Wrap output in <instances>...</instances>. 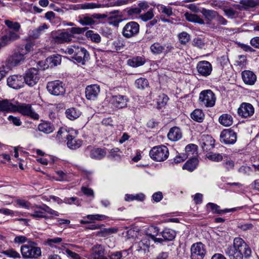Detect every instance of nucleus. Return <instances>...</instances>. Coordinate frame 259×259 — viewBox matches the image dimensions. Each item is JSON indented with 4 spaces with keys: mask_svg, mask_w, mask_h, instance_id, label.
Listing matches in <instances>:
<instances>
[{
    "mask_svg": "<svg viewBox=\"0 0 259 259\" xmlns=\"http://www.w3.org/2000/svg\"><path fill=\"white\" fill-rule=\"evenodd\" d=\"M225 252L230 259H243V257L250 256L252 251L242 238L236 237L234 239L233 246H228Z\"/></svg>",
    "mask_w": 259,
    "mask_h": 259,
    "instance_id": "nucleus-1",
    "label": "nucleus"
},
{
    "mask_svg": "<svg viewBox=\"0 0 259 259\" xmlns=\"http://www.w3.org/2000/svg\"><path fill=\"white\" fill-rule=\"evenodd\" d=\"M65 54L72 55V58L83 65L90 59V54L83 47L79 45H71L65 50L61 49Z\"/></svg>",
    "mask_w": 259,
    "mask_h": 259,
    "instance_id": "nucleus-2",
    "label": "nucleus"
},
{
    "mask_svg": "<svg viewBox=\"0 0 259 259\" xmlns=\"http://www.w3.org/2000/svg\"><path fill=\"white\" fill-rule=\"evenodd\" d=\"M21 252L24 258H37L41 254L40 248L36 246L34 242L22 245Z\"/></svg>",
    "mask_w": 259,
    "mask_h": 259,
    "instance_id": "nucleus-3",
    "label": "nucleus"
},
{
    "mask_svg": "<svg viewBox=\"0 0 259 259\" xmlns=\"http://www.w3.org/2000/svg\"><path fill=\"white\" fill-rule=\"evenodd\" d=\"M151 159L155 161H163L169 156L168 148L164 145H160L153 147L149 152Z\"/></svg>",
    "mask_w": 259,
    "mask_h": 259,
    "instance_id": "nucleus-4",
    "label": "nucleus"
},
{
    "mask_svg": "<svg viewBox=\"0 0 259 259\" xmlns=\"http://www.w3.org/2000/svg\"><path fill=\"white\" fill-rule=\"evenodd\" d=\"M199 101L201 106L212 107L215 105L216 97L210 90H204L199 94Z\"/></svg>",
    "mask_w": 259,
    "mask_h": 259,
    "instance_id": "nucleus-5",
    "label": "nucleus"
},
{
    "mask_svg": "<svg viewBox=\"0 0 259 259\" xmlns=\"http://www.w3.org/2000/svg\"><path fill=\"white\" fill-rule=\"evenodd\" d=\"M140 26L135 21H131L127 23L122 28V34L127 38H130L136 36L139 32Z\"/></svg>",
    "mask_w": 259,
    "mask_h": 259,
    "instance_id": "nucleus-6",
    "label": "nucleus"
},
{
    "mask_svg": "<svg viewBox=\"0 0 259 259\" xmlns=\"http://www.w3.org/2000/svg\"><path fill=\"white\" fill-rule=\"evenodd\" d=\"M47 88L48 92L54 96L62 95L65 92L64 84L59 80L49 82Z\"/></svg>",
    "mask_w": 259,
    "mask_h": 259,
    "instance_id": "nucleus-7",
    "label": "nucleus"
},
{
    "mask_svg": "<svg viewBox=\"0 0 259 259\" xmlns=\"http://www.w3.org/2000/svg\"><path fill=\"white\" fill-rule=\"evenodd\" d=\"M25 83L29 87H33L38 81L40 76L37 69L32 68L28 69L23 76Z\"/></svg>",
    "mask_w": 259,
    "mask_h": 259,
    "instance_id": "nucleus-8",
    "label": "nucleus"
},
{
    "mask_svg": "<svg viewBox=\"0 0 259 259\" xmlns=\"http://www.w3.org/2000/svg\"><path fill=\"white\" fill-rule=\"evenodd\" d=\"M16 112L34 120H38L39 117V115L34 111L30 104H17Z\"/></svg>",
    "mask_w": 259,
    "mask_h": 259,
    "instance_id": "nucleus-9",
    "label": "nucleus"
},
{
    "mask_svg": "<svg viewBox=\"0 0 259 259\" xmlns=\"http://www.w3.org/2000/svg\"><path fill=\"white\" fill-rule=\"evenodd\" d=\"M206 253L205 245L201 242L193 244L191 247V259H203Z\"/></svg>",
    "mask_w": 259,
    "mask_h": 259,
    "instance_id": "nucleus-10",
    "label": "nucleus"
},
{
    "mask_svg": "<svg viewBox=\"0 0 259 259\" xmlns=\"http://www.w3.org/2000/svg\"><path fill=\"white\" fill-rule=\"evenodd\" d=\"M24 59V52H21L20 49L18 48L17 51L7 59V65L9 67H15L22 63Z\"/></svg>",
    "mask_w": 259,
    "mask_h": 259,
    "instance_id": "nucleus-11",
    "label": "nucleus"
},
{
    "mask_svg": "<svg viewBox=\"0 0 259 259\" xmlns=\"http://www.w3.org/2000/svg\"><path fill=\"white\" fill-rule=\"evenodd\" d=\"M237 140V134L231 128L223 130L220 135V141L225 144H233Z\"/></svg>",
    "mask_w": 259,
    "mask_h": 259,
    "instance_id": "nucleus-12",
    "label": "nucleus"
},
{
    "mask_svg": "<svg viewBox=\"0 0 259 259\" xmlns=\"http://www.w3.org/2000/svg\"><path fill=\"white\" fill-rule=\"evenodd\" d=\"M24 79L23 76L21 75H12L7 78V84L10 87L18 90L24 87L25 84Z\"/></svg>",
    "mask_w": 259,
    "mask_h": 259,
    "instance_id": "nucleus-13",
    "label": "nucleus"
},
{
    "mask_svg": "<svg viewBox=\"0 0 259 259\" xmlns=\"http://www.w3.org/2000/svg\"><path fill=\"white\" fill-rule=\"evenodd\" d=\"M198 72L203 76H209L212 71L211 64L208 61H201L199 62L196 66Z\"/></svg>",
    "mask_w": 259,
    "mask_h": 259,
    "instance_id": "nucleus-14",
    "label": "nucleus"
},
{
    "mask_svg": "<svg viewBox=\"0 0 259 259\" xmlns=\"http://www.w3.org/2000/svg\"><path fill=\"white\" fill-rule=\"evenodd\" d=\"M254 112L253 106L248 103H242L238 109V114L242 117L247 118L251 116Z\"/></svg>",
    "mask_w": 259,
    "mask_h": 259,
    "instance_id": "nucleus-15",
    "label": "nucleus"
},
{
    "mask_svg": "<svg viewBox=\"0 0 259 259\" xmlns=\"http://www.w3.org/2000/svg\"><path fill=\"white\" fill-rule=\"evenodd\" d=\"M128 99L124 96L117 95L112 96L110 98V103L115 107L122 108L126 107Z\"/></svg>",
    "mask_w": 259,
    "mask_h": 259,
    "instance_id": "nucleus-16",
    "label": "nucleus"
},
{
    "mask_svg": "<svg viewBox=\"0 0 259 259\" xmlns=\"http://www.w3.org/2000/svg\"><path fill=\"white\" fill-rule=\"evenodd\" d=\"M100 92V88L99 85L92 84L87 87L85 89V97L88 100H96Z\"/></svg>",
    "mask_w": 259,
    "mask_h": 259,
    "instance_id": "nucleus-17",
    "label": "nucleus"
},
{
    "mask_svg": "<svg viewBox=\"0 0 259 259\" xmlns=\"http://www.w3.org/2000/svg\"><path fill=\"white\" fill-rule=\"evenodd\" d=\"M199 141L200 146L204 151H208L214 147V140L210 136L203 135Z\"/></svg>",
    "mask_w": 259,
    "mask_h": 259,
    "instance_id": "nucleus-18",
    "label": "nucleus"
},
{
    "mask_svg": "<svg viewBox=\"0 0 259 259\" xmlns=\"http://www.w3.org/2000/svg\"><path fill=\"white\" fill-rule=\"evenodd\" d=\"M241 77L243 82L248 85H254L257 80L256 74L249 70H244L241 72Z\"/></svg>",
    "mask_w": 259,
    "mask_h": 259,
    "instance_id": "nucleus-19",
    "label": "nucleus"
},
{
    "mask_svg": "<svg viewBox=\"0 0 259 259\" xmlns=\"http://www.w3.org/2000/svg\"><path fill=\"white\" fill-rule=\"evenodd\" d=\"M159 232V229L157 227L150 226L146 231L145 237L154 242H161L162 238L156 237L158 235Z\"/></svg>",
    "mask_w": 259,
    "mask_h": 259,
    "instance_id": "nucleus-20",
    "label": "nucleus"
},
{
    "mask_svg": "<svg viewBox=\"0 0 259 259\" xmlns=\"http://www.w3.org/2000/svg\"><path fill=\"white\" fill-rule=\"evenodd\" d=\"M72 34L68 32L63 31L53 36V39L55 43L61 44L70 42L72 40Z\"/></svg>",
    "mask_w": 259,
    "mask_h": 259,
    "instance_id": "nucleus-21",
    "label": "nucleus"
},
{
    "mask_svg": "<svg viewBox=\"0 0 259 259\" xmlns=\"http://www.w3.org/2000/svg\"><path fill=\"white\" fill-rule=\"evenodd\" d=\"M259 6V0H241L236 8L240 11L248 10L249 9Z\"/></svg>",
    "mask_w": 259,
    "mask_h": 259,
    "instance_id": "nucleus-22",
    "label": "nucleus"
},
{
    "mask_svg": "<svg viewBox=\"0 0 259 259\" xmlns=\"http://www.w3.org/2000/svg\"><path fill=\"white\" fill-rule=\"evenodd\" d=\"M208 208H210L213 213H217L219 214L225 213L229 212H233L235 211L241 210L243 206L234 207L231 209H225L223 210L220 209V206L216 204L213 203H208L207 205Z\"/></svg>",
    "mask_w": 259,
    "mask_h": 259,
    "instance_id": "nucleus-23",
    "label": "nucleus"
},
{
    "mask_svg": "<svg viewBox=\"0 0 259 259\" xmlns=\"http://www.w3.org/2000/svg\"><path fill=\"white\" fill-rule=\"evenodd\" d=\"M17 103H13L8 100L0 101V110L5 111L16 112Z\"/></svg>",
    "mask_w": 259,
    "mask_h": 259,
    "instance_id": "nucleus-24",
    "label": "nucleus"
},
{
    "mask_svg": "<svg viewBox=\"0 0 259 259\" xmlns=\"http://www.w3.org/2000/svg\"><path fill=\"white\" fill-rule=\"evenodd\" d=\"M66 138L67 140V146L71 149H76L80 147L82 144L81 140L76 139L70 134L66 135Z\"/></svg>",
    "mask_w": 259,
    "mask_h": 259,
    "instance_id": "nucleus-25",
    "label": "nucleus"
},
{
    "mask_svg": "<svg viewBox=\"0 0 259 259\" xmlns=\"http://www.w3.org/2000/svg\"><path fill=\"white\" fill-rule=\"evenodd\" d=\"M19 37V35L15 32L8 31L2 37V42L4 46L17 39Z\"/></svg>",
    "mask_w": 259,
    "mask_h": 259,
    "instance_id": "nucleus-26",
    "label": "nucleus"
},
{
    "mask_svg": "<svg viewBox=\"0 0 259 259\" xmlns=\"http://www.w3.org/2000/svg\"><path fill=\"white\" fill-rule=\"evenodd\" d=\"M48 25L46 23L42 24L37 28L30 32V36L33 39L38 38L48 29Z\"/></svg>",
    "mask_w": 259,
    "mask_h": 259,
    "instance_id": "nucleus-27",
    "label": "nucleus"
},
{
    "mask_svg": "<svg viewBox=\"0 0 259 259\" xmlns=\"http://www.w3.org/2000/svg\"><path fill=\"white\" fill-rule=\"evenodd\" d=\"M182 134L181 130L178 127L171 128L167 134V137L171 141H177L181 139Z\"/></svg>",
    "mask_w": 259,
    "mask_h": 259,
    "instance_id": "nucleus-28",
    "label": "nucleus"
},
{
    "mask_svg": "<svg viewBox=\"0 0 259 259\" xmlns=\"http://www.w3.org/2000/svg\"><path fill=\"white\" fill-rule=\"evenodd\" d=\"M79 246L75 245H71V248L66 249L64 253L66 254L71 259H81L80 256L75 251L78 252L77 249H80Z\"/></svg>",
    "mask_w": 259,
    "mask_h": 259,
    "instance_id": "nucleus-29",
    "label": "nucleus"
},
{
    "mask_svg": "<svg viewBox=\"0 0 259 259\" xmlns=\"http://www.w3.org/2000/svg\"><path fill=\"white\" fill-rule=\"evenodd\" d=\"M201 13L204 17L206 20L210 22L217 17L218 12L212 10H208L205 8H202L201 10Z\"/></svg>",
    "mask_w": 259,
    "mask_h": 259,
    "instance_id": "nucleus-30",
    "label": "nucleus"
},
{
    "mask_svg": "<svg viewBox=\"0 0 259 259\" xmlns=\"http://www.w3.org/2000/svg\"><path fill=\"white\" fill-rule=\"evenodd\" d=\"M184 16L186 19L189 22L197 23L199 24H204V20L196 14L186 12Z\"/></svg>",
    "mask_w": 259,
    "mask_h": 259,
    "instance_id": "nucleus-31",
    "label": "nucleus"
},
{
    "mask_svg": "<svg viewBox=\"0 0 259 259\" xmlns=\"http://www.w3.org/2000/svg\"><path fill=\"white\" fill-rule=\"evenodd\" d=\"M144 58L142 57H136L127 60V64L133 67H137L142 66L145 63Z\"/></svg>",
    "mask_w": 259,
    "mask_h": 259,
    "instance_id": "nucleus-32",
    "label": "nucleus"
},
{
    "mask_svg": "<svg viewBox=\"0 0 259 259\" xmlns=\"http://www.w3.org/2000/svg\"><path fill=\"white\" fill-rule=\"evenodd\" d=\"M38 130L45 134H50L54 130V127L53 124L48 122H44L40 123L38 126Z\"/></svg>",
    "mask_w": 259,
    "mask_h": 259,
    "instance_id": "nucleus-33",
    "label": "nucleus"
},
{
    "mask_svg": "<svg viewBox=\"0 0 259 259\" xmlns=\"http://www.w3.org/2000/svg\"><path fill=\"white\" fill-rule=\"evenodd\" d=\"M106 155L105 151L101 148L93 149L90 152V157L95 159L100 160L102 159Z\"/></svg>",
    "mask_w": 259,
    "mask_h": 259,
    "instance_id": "nucleus-34",
    "label": "nucleus"
},
{
    "mask_svg": "<svg viewBox=\"0 0 259 259\" xmlns=\"http://www.w3.org/2000/svg\"><path fill=\"white\" fill-rule=\"evenodd\" d=\"M198 160L196 158H193L188 160L183 166V169L188 170L189 171H193L198 165Z\"/></svg>",
    "mask_w": 259,
    "mask_h": 259,
    "instance_id": "nucleus-35",
    "label": "nucleus"
},
{
    "mask_svg": "<svg viewBox=\"0 0 259 259\" xmlns=\"http://www.w3.org/2000/svg\"><path fill=\"white\" fill-rule=\"evenodd\" d=\"M219 121L221 124L229 126L233 124V117L230 114H223L219 117Z\"/></svg>",
    "mask_w": 259,
    "mask_h": 259,
    "instance_id": "nucleus-36",
    "label": "nucleus"
},
{
    "mask_svg": "<svg viewBox=\"0 0 259 259\" xmlns=\"http://www.w3.org/2000/svg\"><path fill=\"white\" fill-rule=\"evenodd\" d=\"M66 117L70 120H73L80 115V112L75 108H71L66 111Z\"/></svg>",
    "mask_w": 259,
    "mask_h": 259,
    "instance_id": "nucleus-37",
    "label": "nucleus"
},
{
    "mask_svg": "<svg viewBox=\"0 0 259 259\" xmlns=\"http://www.w3.org/2000/svg\"><path fill=\"white\" fill-rule=\"evenodd\" d=\"M191 118L195 121L201 122L204 119V114L202 110L199 109H195L191 114Z\"/></svg>",
    "mask_w": 259,
    "mask_h": 259,
    "instance_id": "nucleus-38",
    "label": "nucleus"
},
{
    "mask_svg": "<svg viewBox=\"0 0 259 259\" xmlns=\"http://www.w3.org/2000/svg\"><path fill=\"white\" fill-rule=\"evenodd\" d=\"M161 236L164 240L170 241L175 238L176 233L172 230L166 228L161 232Z\"/></svg>",
    "mask_w": 259,
    "mask_h": 259,
    "instance_id": "nucleus-39",
    "label": "nucleus"
},
{
    "mask_svg": "<svg viewBox=\"0 0 259 259\" xmlns=\"http://www.w3.org/2000/svg\"><path fill=\"white\" fill-rule=\"evenodd\" d=\"M165 47L158 42H155L150 46L151 52L155 55L163 53Z\"/></svg>",
    "mask_w": 259,
    "mask_h": 259,
    "instance_id": "nucleus-40",
    "label": "nucleus"
},
{
    "mask_svg": "<svg viewBox=\"0 0 259 259\" xmlns=\"http://www.w3.org/2000/svg\"><path fill=\"white\" fill-rule=\"evenodd\" d=\"M47 61L51 67L56 66L60 64L61 57L59 55H53L48 57Z\"/></svg>",
    "mask_w": 259,
    "mask_h": 259,
    "instance_id": "nucleus-41",
    "label": "nucleus"
},
{
    "mask_svg": "<svg viewBox=\"0 0 259 259\" xmlns=\"http://www.w3.org/2000/svg\"><path fill=\"white\" fill-rule=\"evenodd\" d=\"M4 23L8 28L14 30L16 32H18L21 27L20 23L17 22H13L9 20H5Z\"/></svg>",
    "mask_w": 259,
    "mask_h": 259,
    "instance_id": "nucleus-42",
    "label": "nucleus"
},
{
    "mask_svg": "<svg viewBox=\"0 0 259 259\" xmlns=\"http://www.w3.org/2000/svg\"><path fill=\"white\" fill-rule=\"evenodd\" d=\"M149 85L148 80L144 78H140L135 81L136 87L140 90H144Z\"/></svg>",
    "mask_w": 259,
    "mask_h": 259,
    "instance_id": "nucleus-43",
    "label": "nucleus"
},
{
    "mask_svg": "<svg viewBox=\"0 0 259 259\" xmlns=\"http://www.w3.org/2000/svg\"><path fill=\"white\" fill-rule=\"evenodd\" d=\"M169 98L168 96L164 94H161L159 95L157 100V105L159 108L164 107L167 103Z\"/></svg>",
    "mask_w": 259,
    "mask_h": 259,
    "instance_id": "nucleus-44",
    "label": "nucleus"
},
{
    "mask_svg": "<svg viewBox=\"0 0 259 259\" xmlns=\"http://www.w3.org/2000/svg\"><path fill=\"white\" fill-rule=\"evenodd\" d=\"M62 238L60 237H55L48 238L46 241V244L51 247H57V245L61 243Z\"/></svg>",
    "mask_w": 259,
    "mask_h": 259,
    "instance_id": "nucleus-45",
    "label": "nucleus"
},
{
    "mask_svg": "<svg viewBox=\"0 0 259 259\" xmlns=\"http://www.w3.org/2000/svg\"><path fill=\"white\" fill-rule=\"evenodd\" d=\"M36 208L42 210V211L45 212V213L47 212L49 214L54 215L55 216L59 215V213L57 211L52 209L46 204H42L41 206H37Z\"/></svg>",
    "mask_w": 259,
    "mask_h": 259,
    "instance_id": "nucleus-46",
    "label": "nucleus"
},
{
    "mask_svg": "<svg viewBox=\"0 0 259 259\" xmlns=\"http://www.w3.org/2000/svg\"><path fill=\"white\" fill-rule=\"evenodd\" d=\"M86 36L90 37L91 39L96 43L101 41V36L98 33H95L92 30H88L86 32Z\"/></svg>",
    "mask_w": 259,
    "mask_h": 259,
    "instance_id": "nucleus-47",
    "label": "nucleus"
},
{
    "mask_svg": "<svg viewBox=\"0 0 259 259\" xmlns=\"http://www.w3.org/2000/svg\"><path fill=\"white\" fill-rule=\"evenodd\" d=\"M206 156L209 160L215 162H219L223 159V156L221 154L213 152L208 153Z\"/></svg>",
    "mask_w": 259,
    "mask_h": 259,
    "instance_id": "nucleus-48",
    "label": "nucleus"
},
{
    "mask_svg": "<svg viewBox=\"0 0 259 259\" xmlns=\"http://www.w3.org/2000/svg\"><path fill=\"white\" fill-rule=\"evenodd\" d=\"M179 39L181 44L185 45L190 39V35L186 32L183 31L178 35Z\"/></svg>",
    "mask_w": 259,
    "mask_h": 259,
    "instance_id": "nucleus-49",
    "label": "nucleus"
},
{
    "mask_svg": "<svg viewBox=\"0 0 259 259\" xmlns=\"http://www.w3.org/2000/svg\"><path fill=\"white\" fill-rule=\"evenodd\" d=\"M107 218V217L105 215L99 214H88L84 217V218H87V219L91 220V221H94L95 220L99 221H103V220L106 219Z\"/></svg>",
    "mask_w": 259,
    "mask_h": 259,
    "instance_id": "nucleus-50",
    "label": "nucleus"
},
{
    "mask_svg": "<svg viewBox=\"0 0 259 259\" xmlns=\"http://www.w3.org/2000/svg\"><path fill=\"white\" fill-rule=\"evenodd\" d=\"M79 22L82 25H92L95 24V21L92 17L85 16L80 18Z\"/></svg>",
    "mask_w": 259,
    "mask_h": 259,
    "instance_id": "nucleus-51",
    "label": "nucleus"
},
{
    "mask_svg": "<svg viewBox=\"0 0 259 259\" xmlns=\"http://www.w3.org/2000/svg\"><path fill=\"white\" fill-rule=\"evenodd\" d=\"M150 245V240L146 237L138 243L139 250H145L146 248H148Z\"/></svg>",
    "mask_w": 259,
    "mask_h": 259,
    "instance_id": "nucleus-52",
    "label": "nucleus"
},
{
    "mask_svg": "<svg viewBox=\"0 0 259 259\" xmlns=\"http://www.w3.org/2000/svg\"><path fill=\"white\" fill-rule=\"evenodd\" d=\"M30 216L36 219H41L44 218L45 219H48L49 217L47 216L42 210H35L32 213L30 214Z\"/></svg>",
    "mask_w": 259,
    "mask_h": 259,
    "instance_id": "nucleus-53",
    "label": "nucleus"
},
{
    "mask_svg": "<svg viewBox=\"0 0 259 259\" xmlns=\"http://www.w3.org/2000/svg\"><path fill=\"white\" fill-rule=\"evenodd\" d=\"M127 15L131 17V18H134L137 17V16L140 14V10L138 9V7H132L126 11Z\"/></svg>",
    "mask_w": 259,
    "mask_h": 259,
    "instance_id": "nucleus-54",
    "label": "nucleus"
},
{
    "mask_svg": "<svg viewBox=\"0 0 259 259\" xmlns=\"http://www.w3.org/2000/svg\"><path fill=\"white\" fill-rule=\"evenodd\" d=\"M158 9L160 12H161L162 13L165 14L168 17H169L173 14L172 8L170 7H166L164 5H160Z\"/></svg>",
    "mask_w": 259,
    "mask_h": 259,
    "instance_id": "nucleus-55",
    "label": "nucleus"
},
{
    "mask_svg": "<svg viewBox=\"0 0 259 259\" xmlns=\"http://www.w3.org/2000/svg\"><path fill=\"white\" fill-rule=\"evenodd\" d=\"M104 248L101 245H96L93 247L92 253L103 256Z\"/></svg>",
    "mask_w": 259,
    "mask_h": 259,
    "instance_id": "nucleus-56",
    "label": "nucleus"
},
{
    "mask_svg": "<svg viewBox=\"0 0 259 259\" xmlns=\"http://www.w3.org/2000/svg\"><path fill=\"white\" fill-rule=\"evenodd\" d=\"M153 11L152 9H151L146 13L140 15V17L142 20L144 21H147L151 19L153 17Z\"/></svg>",
    "mask_w": 259,
    "mask_h": 259,
    "instance_id": "nucleus-57",
    "label": "nucleus"
},
{
    "mask_svg": "<svg viewBox=\"0 0 259 259\" xmlns=\"http://www.w3.org/2000/svg\"><path fill=\"white\" fill-rule=\"evenodd\" d=\"M87 30L86 28H80V27H72L69 29V32L70 34H80L83 33Z\"/></svg>",
    "mask_w": 259,
    "mask_h": 259,
    "instance_id": "nucleus-58",
    "label": "nucleus"
},
{
    "mask_svg": "<svg viewBox=\"0 0 259 259\" xmlns=\"http://www.w3.org/2000/svg\"><path fill=\"white\" fill-rule=\"evenodd\" d=\"M119 149L114 148L111 150L108 157L112 159H118L119 158L120 155L118 154Z\"/></svg>",
    "mask_w": 259,
    "mask_h": 259,
    "instance_id": "nucleus-59",
    "label": "nucleus"
},
{
    "mask_svg": "<svg viewBox=\"0 0 259 259\" xmlns=\"http://www.w3.org/2000/svg\"><path fill=\"white\" fill-rule=\"evenodd\" d=\"M193 45L196 47L202 49L204 47L205 43L200 38H196L193 40Z\"/></svg>",
    "mask_w": 259,
    "mask_h": 259,
    "instance_id": "nucleus-60",
    "label": "nucleus"
},
{
    "mask_svg": "<svg viewBox=\"0 0 259 259\" xmlns=\"http://www.w3.org/2000/svg\"><path fill=\"white\" fill-rule=\"evenodd\" d=\"M33 45L31 42L27 43L25 46V51H24L23 48H19L20 49L21 52H24V55L29 52H30L33 49Z\"/></svg>",
    "mask_w": 259,
    "mask_h": 259,
    "instance_id": "nucleus-61",
    "label": "nucleus"
},
{
    "mask_svg": "<svg viewBox=\"0 0 259 259\" xmlns=\"http://www.w3.org/2000/svg\"><path fill=\"white\" fill-rule=\"evenodd\" d=\"M8 120L11 121L14 125L16 126H20L21 124V121L18 117H14L12 115H10L8 117Z\"/></svg>",
    "mask_w": 259,
    "mask_h": 259,
    "instance_id": "nucleus-62",
    "label": "nucleus"
},
{
    "mask_svg": "<svg viewBox=\"0 0 259 259\" xmlns=\"http://www.w3.org/2000/svg\"><path fill=\"white\" fill-rule=\"evenodd\" d=\"M6 254L9 257L13 258L20 257V254L13 249H10L6 251Z\"/></svg>",
    "mask_w": 259,
    "mask_h": 259,
    "instance_id": "nucleus-63",
    "label": "nucleus"
},
{
    "mask_svg": "<svg viewBox=\"0 0 259 259\" xmlns=\"http://www.w3.org/2000/svg\"><path fill=\"white\" fill-rule=\"evenodd\" d=\"M56 174L59 177L57 179L59 181H65L67 180V176L62 170H58L56 172Z\"/></svg>",
    "mask_w": 259,
    "mask_h": 259,
    "instance_id": "nucleus-64",
    "label": "nucleus"
}]
</instances>
